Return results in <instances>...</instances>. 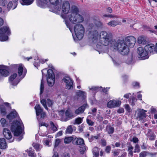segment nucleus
<instances>
[{
	"instance_id": "nucleus-1",
	"label": "nucleus",
	"mask_w": 157,
	"mask_h": 157,
	"mask_svg": "<svg viewBox=\"0 0 157 157\" xmlns=\"http://www.w3.org/2000/svg\"><path fill=\"white\" fill-rule=\"evenodd\" d=\"M136 40H90V45L94 47L95 43L97 42L95 49L99 54L104 51V46L109 45L111 50L114 51H118L121 54L127 55L129 52V47H134Z\"/></svg>"
},
{
	"instance_id": "nucleus-23",
	"label": "nucleus",
	"mask_w": 157,
	"mask_h": 157,
	"mask_svg": "<svg viewBox=\"0 0 157 157\" xmlns=\"http://www.w3.org/2000/svg\"><path fill=\"white\" fill-rule=\"evenodd\" d=\"M6 147V143L5 139L4 138H0V148L5 149Z\"/></svg>"
},
{
	"instance_id": "nucleus-30",
	"label": "nucleus",
	"mask_w": 157,
	"mask_h": 157,
	"mask_svg": "<svg viewBox=\"0 0 157 157\" xmlns=\"http://www.w3.org/2000/svg\"><path fill=\"white\" fill-rule=\"evenodd\" d=\"M48 76L47 78H53L55 77V75L52 69H49L47 70Z\"/></svg>"
},
{
	"instance_id": "nucleus-49",
	"label": "nucleus",
	"mask_w": 157,
	"mask_h": 157,
	"mask_svg": "<svg viewBox=\"0 0 157 157\" xmlns=\"http://www.w3.org/2000/svg\"><path fill=\"white\" fill-rule=\"evenodd\" d=\"M140 151V147L138 144H136L135 147L134 152L136 153V152L139 153Z\"/></svg>"
},
{
	"instance_id": "nucleus-42",
	"label": "nucleus",
	"mask_w": 157,
	"mask_h": 157,
	"mask_svg": "<svg viewBox=\"0 0 157 157\" xmlns=\"http://www.w3.org/2000/svg\"><path fill=\"white\" fill-rule=\"evenodd\" d=\"M121 38L122 39H136L134 36H122Z\"/></svg>"
},
{
	"instance_id": "nucleus-46",
	"label": "nucleus",
	"mask_w": 157,
	"mask_h": 157,
	"mask_svg": "<svg viewBox=\"0 0 157 157\" xmlns=\"http://www.w3.org/2000/svg\"><path fill=\"white\" fill-rule=\"evenodd\" d=\"M51 3L52 5L57 6L59 3V0H49Z\"/></svg>"
},
{
	"instance_id": "nucleus-3",
	"label": "nucleus",
	"mask_w": 157,
	"mask_h": 157,
	"mask_svg": "<svg viewBox=\"0 0 157 157\" xmlns=\"http://www.w3.org/2000/svg\"><path fill=\"white\" fill-rule=\"evenodd\" d=\"M23 126V124L21 120L20 121H15L13 122L11 130L14 132L15 136H18L22 133V127Z\"/></svg>"
},
{
	"instance_id": "nucleus-47",
	"label": "nucleus",
	"mask_w": 157,
	"mask_h": 157,
	"mask_svg": "<svg viewBox=\"0 0 157 157\" xmlns=\"http://www.w3.org/2000/svg\"><path fill=\"white\" fill-rule=\"evenodd\" d=\"M148 154L149 153L146 151H143L140 153L139 157H146Z\"/></svg>"
},
{
	"instance_id": "nucleus-50",
	"label": "nucleus",
	"mask_w": 157,
	"mask_h": 157,
	"mask_svg": "<svg viewBox=\"0 0 157 157\" xmlns=\"http://www.w3.org/2000/svg\"><path fill=\"white\" fill-rule=\"evenodd\" d=\"M95 24L97 27L99 28H102L103 26V23L100 21L96 22Z\"/></svg>"
},
{
	"instance_id": "nucleus-53",
	"label": "nucleus",
	"mask_w": 157,
	"mask_h": 157,
	"mask_svg": "<svg viewBox=\"0 0 157 157\" xmlns=\"http://www.w3.org/2000/svg\"><path fill=\"white\" fill-rule=\"evenodd\" d=\"M132 55L127 60V63L128 64H130L132 62Z\"/></svg>"
},
{
	"instance_id": "nucleus-14",
	"label": "nucleus",
	"mask_w": 157,
	"mask_h": 157,
	"mask_svg": "<svg viewBox=\"0 0 157 157\" xmlns=\"http://www.w3.org/2000/svg\"><path fill=\"white\" fill-rule=\"evenodd\" d=\"M62 11L65 14H67L70 10V5L69 2L66 1L64 2L62 6Z\"/></svg>"
},
{
	"instance_id": "nucleus-13",
	"label": "nucleus",
	"mask_w": 157,
	"mask_h": 157,
	"mask_svg": "<svg viewBox=\"0 0 157 157\" xmlns=\"http://www.w3.org/2000/svg\"><path fill=\"white\" fill-rule=\"evenodd\" d=\"M113 35L110 32L108 33L105 31H102L100 34V38L103 39H109L112 38Z\"/></svg>"
},
{
	"instance_id": "nucleus-4",
	"label": "nucleus",
	"mask_w": 157,
	"mask_h": 157,
	"mask_svg": "<svg viewBox=\"0 0 157 157\" xmlns=\"http://www.w3.org/2000/svg\"><path fill=\"white\" fill-rule=\"evenodd\" d=\"M75 35L78 39H82L84 33V28L83 25L80 23L77 24L74 28Z\"/></svg>"
},
{
	"instance_id": "nucleus-24",
	"label": "nucleus",
	"mask_w": 157,
	"mask_h": 157,
	"mask_svg": "<svg viewBox=\"0 0 157 157\" xmlns=\"http://www.w3.org/2000/svg\"><path fill=\"white\" fill-rule=\"evenodd\" d=\"M106 130L109 134H112L114 132V128L110 124H108L106 127Z\"/></svg>"
},
{
	"instance_id": "nucleus-58",
	"label": "nucleus",
	"mask_w": 157,
	"mask_h": 157,
	"mask_svg": "<svg viewBox=\"0 0 157 157\" xmlns=\"http://www.w3.org/2000/svg\"><path fill=\"white\" fill-rule=\"evenodd\" d=\"M130 141H133L134 143H136L138 142L139 139L137 137H133L132 140H131Z\"/></svg>"
},
{
	"instance_id": "nucleus-59",
	"label": "nucleus",
	"mask_w": 157,
	"mask_h": 157,
	"mask_svg": "<svg viewBox=\"0 0 157 157\" xmlns=\"http://www.w3.org/2000/svg\"><path fill=\"white\" fill-rule=\"evenodd\" d=\"M125 109L128 112H130L131 108L128 104H126L125 105Z\"/></svg>"
},
{
	"instance_id": "nucleus-45",
	"label": "nucleus",
	"mask_w": 157,
	"mask_h": 157,
	"mask_svg": "<svg viewBox=\"0 0 157 157\" xmlns=\"http://www.w3.org/2000/svg\"><path fill=\"white\" fill-rule=\"evenodd\" d=\"M133 149V147L132 145L128 147V154L131 156H132L133 155V152L132 151Z\"/></svg>"
},
{
	"instance_id": "nucleus-2",
	"label": "nucleus",
	"mask_w": 157,
	"mask_h": 157,
	"mask_svg": "<svg viewBox=\"0 0 157 157\" xmlns=\"http://www.w3.org/2000/svg\"><path fill=\"white\" fill-rule=\"evenodd\" d=\"M79 10L78 8L75 6H73L71 8V12L68 15L70 21L73 24L82 22L84 21V18L81 15L78 13Z\"/></svg>"
},
{
	"instance_id": "nucleus-36",
	"label": "nucleus",
	"mask_w": 157,
	"mask_h": 157,
	"mask_svg": "<svg viewBox=\"0 0 157 157\" xmlns=\"http://www.w3.org/2000/svg\"><path fill=\"white\" fill-rule=\"evenodd\" d=\"M137 42L140 45L147 44L148 43L146 40H137Z\"/></svg>"
},
{
	"instance_id": "nucleus-25",
	"label": "nucleus",
	"mask_w": 157,
	"mask_h": 157,
	"mask_svg": "<svg viewBox=\"0 0 157 157\" xmlns=\"http://www.w3.org/2000/svg\"><path fill=\"white\" fill-rule=\"evenodd\" d=\"M47 82L48 86L52 87L54 84L55 82V77L53 78H47Z\"/></svg>"
},
{
	"instance_id": "nucleus-43",
	"label": "nucleus",
	"mask_w": 157,
	"mask_h": 157,
	"mask_svg": "<svg viewBox=\"0 0 157 157\" xmlns=\"http://www.w3.org/2000/svg\"><path fill=\"white\" fill-rule=\"evenodd\" d=\"M84 92L83 91L81 90H78V92H77L76 94L78 96L83 98L84 96Z\"/></svg>"
},
{
	"instance_id": "nucleus-54",
	"label": "nucleus",
	"mask_w": 157,
	"mask_h": 157,
	"mask_svg": "<svg viewBox=\"0 0 157 157\" xmlns=\"http://www.w3.org/2000/svg\"><path fill=\"white\" fill-rule=\"evenodd\" d=\"M36 59V62L37 63H38V62H40L41 63H44L47 60L46 59H45L44 60L43 59H41L40 60H39V59H38V57H37L36 58V59H35L34 60H35Z\"/></svg>"
},
{
	"instance_id": "nucleus-34",
	"label": "nucleus",
	"mask_w": 157,
	"mask_h": 157,
	"mask_svg": "<svg viewBox=\"0 0 157 157\" xmlns=\"http://www.w3.org/2000/svg\"><path fill=\"white\" fill-rule=\"evenodd\" d=\"M74 140L72 136L66 137L64 139V143L65 144H69Z\"/></svg>"
},
{
	"instance_id": "nucleus-29",
	"label": "nucleus",
	"mask_w": 157,
	"mask_h": 157,
	"mask_svg": "<svg viewBox=\"0 0 157 157\" xmlns=\"http://www.w3.org/2000/svg\"><path fill=\"white\" fill-rule=\"evenodd\" d=\"M99 148L97 147H94L93 149V153L95 157H97L99 155Z\"/></svg>"
},
{
	"instance_id": "nucleus-48",
	"label": "nucleus",
	"mask_w": 157,
	"mask_h": 157,
	"mask_svg": "<svg viewBox=\"0 0 157 157\" xmlns=\"http://www.w3.org/2000/svg\"><path fill=\"white\" fill-rule=\"evenodd\" d=\"M86 150V147L85 145H83L81 147H80V149H79V151L80 153L81 154H83Z\"/></svg>"
},
{
	"instance_id": "nucleus-21",
	"label": "nucleus",
	"mask_w": 157,
	"mask_h": 157,
	"mask_svg": "<svg viewBox=\"0 0 157 157\" xmlns=\"http://www.w3.org/2000/svg\"><path fill=\"white\" fill-rule=\"evenodd\" d=\"M47 0H39L37 4L38 6L41 8H45L47 6Z\"/></svg>"
},
{
	"instance_id": "nucleus-35",
	"label": "nucleus",
	"mask_w": 157,
	"mask_h": 157,
	"mask_svg": "<svg viewBox=\"0 0 157 157\" xmlns=\"http://www.w3.org/2000/svg\"><path fill=\"white\" fill-rule=\"evenodd\" d=\"M23 68L22 66V64H20L19 65L18 69V74L19 76H21L23 72Z\"/></svg>"
},
{
	"instance_id": "nucleus-51",
	"label": "nucleus",
	"mask_w": 157,
	"mask_h": 157,
	"mask_svg": "<svg viewBox=\"0 0 157 157\" xmlns=\"http://www.w3.org/2000/svg\"><path fill=\"white\" fill-rule=\"evenodd\" d=\"M46 105L48 107L51 106L53 105V102L50 99H48L46 101Z\"/></svg>"
},
{
	"instance_id": "nucleus-5",
	"label": "nucleus",
	"mask_w": 157,
	"mask_h": 157,
	"mask_svg": "<svg viewBox=\"0 0 157 157\" xmlns=\"http://www.w3.org/2000/svg\"><path fill=\"white\" fill-rule=\"evenodd\" d=\"M89 33L88 36L89 39H98L99 36L98 32L97 30H93L94 26L92 23L90 24L88 26Z\"/></svg>"
},
{
	"instance_id": "nucleus-8",
	"label": "nucleus",
	"mask_w": 157,
	"mask_h": 157,
	"mask_svg": "<svg viewBox=\"0 0 157 157\" xmlns=\"http://www.w3.org/2000/svg\"><path fill=\"white\" fill-rule=\"evenodd\" d=\"M36 111L37 118L38 119V116L40 115V118L41 119H43L46 116V114L45 112H43V109L41 108L40 105L36 104L35 107Z\"/></svg>"
},
{
	"instance_id": "nucleus-61",
	"label": "nucleus",
	"mask_w": 157,
	"mask_h": 157,
	"mask_svg": "<svg viewBox=\"0 0 157 157\" xmlns=\"http://www.w3.org/2000/svg\"><path fill=\"white\" fill-rule=\"evenodd\" d=\"M98 136H92L91 137L89 138V141L90 142H91L94 139H98Z\"/></svg>"
},
{
	"instance_id": "nucleus-55",
	"label": "nucleus",
	"mask_w": 157,
	"mask_h": 157,
	"mask_svg": "<svg viewBox=\"0 0 157 157\" xmlns=\"http://www.w3.org/2000/svg\"><path fill=\"white\" fill-rule=\"evenodd\" d=\"M111 150V147L110 146H107L105 149V151L107 153H109L110 152Z\"/></svg>"
},
{
	"instance_id": "nucleus-32",
	"label": "nucleus",
	"mask_w": 157,
	"mask_h": 157,
	"mask_svg": "<svg viewBox=\"0 0 157 157\" xmlns=\"http://www.w3.org/2000/svg\"><path fill=\"white\" fill-rule=\"evenodd\" d=\"M128 101L130 104L133 106L135 105L137 99L135 97H132L131 98L129 99Z\"/></svg>"
},
{
	"instance_id": "nucleus-10",
	"label": "nucleus",
	"mask_w": 157,
	"mask_h": 157,
	"mask_svg": "<svg viewBox=\"0 0 157 157\" xmlns=\"http://www.w3.org/2000/svg\"><path fill=\"white\" fill-rule=\"evenodd\" d=\"M121 103V102L118 100H113L108 102L107 106L109 108H113L119 106Z\"/></svg>"
},
{
	"instance_id": "nucleus-17",
	"label": "nucleus",
	"mask_w": 157,
	"mask_h": 157,
	"mask_svg": "<svg viewBox=\"0 0 157 157\" xmlns=\"http://www.w3.org/2000/svg\"><path fill=\"white\" fill-rule=\"evenodd\" d=\"M144 49L147 51L148 53H152L155 52V47L154 45L152 44H150L146 45L144 47Z\"/></svg>"
},
{
	"instance_id": "nucleus-57",
	"label": "nucleus",
	"mask_w": 157,
	"mask_h": 157,
	"mask_svg": "<svg viewBox=\"0 0 157 157\" xmlns=\"http://www.w3.org/2000/svg\"><path fill=\"white\" fill-rule=\"evenodd\" d=\"M86 121H87V123L89 125L92 126V125H93V124H94V122H93L92 121L88 119L87 118L86 119Z\"/></svg>"
},
{
	"instance_id": "nucleus-41",
	"label": "nucleus",
	"mask_w": 157,
	"mask_h": 157,
	"mask_svg": "<svg viewBox=\"0 0 157 157\" xmlns=\"http://www.w3.org/2000/svg\"><path fill=\"white\" fill-rule=\"evenodd\" d=\"M118 24V22L115 21H110L108 23V25L113 27H114Z\"/></svg>"
},
{
	"instance_id": "nucleus-27",
	"label": "nucleus",
	"mask_w": 157,
	"mask_h": 157,
	"mask_svg": "<svg viewBox=\"0 0 157 157\" xmlns=\"http://www.w3.org/2000/svg\"><path fill=\"white\" fill-rule=\"evenodd\" d=\"M50 124L51 126V129L53 132H55L57 131L58 129V126L57 125H55L54 123L51 121L50 122Z\"/></svg>"
},
{
	"instance_id": "nucleus-64",
	"label": "nucleus",
	"mask_w": 157,
	"mask_h": 157,
	"mask_svg": "<svg viewBox=\"0 0 157 157\" xmlns=\"http://www.w3.org/2000/svg\"><path fill=\"white\" fill-rule=\"evenodd\" d=\"M62 157H70V155L69 153L65 152L63 154Z\"/></svg>"
},
{
	"instance_id": "nucleus-40",
	"label": "nucleus",
	"mask_w": 157,
	"mask_h": 157,
	"mask_svg": "<svg viewBox=\"0 0 157 157\" xmlns=\"http://www.w3.org/2000/svg\"><path fill=\"white\" fill-rule=\"evenodd\" d=\"M46 100L44 99H42L40 100V102L41 104L44 106L45 109L48 110V109L46 105Z\"/></svg>"
},
{
	"instance_id": "nucleus-11",
	"label": "nucleus",
	"mask_w": 157,
	"mask_h": 157,
	"mask_svg": "<svg viewBox=\"0 0 157 157\" xmlns=\"http://www.w3.org/2000/svg\"><path fill=\"white\" fill-rule=\"evenodd\" d=\"M8 69L7 66L0 65V75L5 77L8 76L9 72L7 70Z\"/></svg>"
},
{
	"instance_id": "nucleus-39",
	"label": "nucleus",
	"mask_w": 157,
	"mask_h": 157,
	"mask_svg": "<svg viewBox=\"0 0 157 157\" xmlns=\"http://www.w3.org/2000/svg\"><path fill=\"white\" fill-rule=\"evenodd\" d=\"M44 81H43V79L41 80L40 84V94L41 95L42 94L44 90Z\"/></svg>"
},
{
	"instance_id": "nucleus-26",
	"label": "nucleus",
	"mask_w": 157,
	"mask_h": 157,
	"mask_svg": "<svg viewBox=\"0 0 157 157\" xmlns=\"http://www.w3.org/2000/svg\"><path fill=\"white\" fill-rule=\"evenodd\" d=\"M34 0H21L20 1L22 5H29L31 4Z\"/></svg>"
},
{
	"instance_id": "nucleus-38",
	"label": "nucleus",
	"mask_w": 157,
	"mask_h": 157,
	"mask_svg": "<svg viewBox=\"0 0 157 157\" xmlns=\"http://www.w3.org/2000/svg\"><path fill=\"white\" fill-rule=\"evenodd\" d=\"M73 131V129L72 126L71 125H70L68 126L67 128L66 131V132L67 133L71 134L72 133Z\"/></svg>"
},
{
	"instance_id": "nucleus-28",
	"label": "nucleus",
	"mask_w": 157,
	"mask_h": 157,
	"mask_svg": "<svg viewBox=\"0 0 157 157\" xmlns=\"http://www.w3.org/2000/svg\"><path fill=\"white\" fill-rule=\"evenodd\" d=\"M65 114L66 117V119L65 120V121L70 119L73 117V114L68 110L66 111Z\"/></svg>"
},
{
	"instance_id": "nucleus-33",
	"label": "nucleus",
	"mask_w": 157,
	"mask_h": 157,
	"mask_svg": "<svg viewBox=\"0 0 157 157\" xmlns=\"http://www.w3.org/2000/svg\"><path fill=\"white\" fill-rule=\"evenodd\" d=\"M83 118V117L81 118L78 117L76 118L75 120V121L73 122V124H80L82 122V119Z\"/></svg>"
},
{
	"instance_id": "nucleus-31",
	"label": "nucleus",
	"mask_w": 157,
	"mask_h": 157,
	"mask_svg": "<svg viewBox=\"0 0 157 157\" xmlns=\"http://www.w3.org/2000/svg\"><path fill=\"white\" fill-rule=\"evenodd\" d=\"M29 151L28 150V153L29 156L31 157H36V155L34 151L32 150V148H30Z\"/></svg>"
},
{
	"instance_id": "nucleus-60",
	"label": "nucleus",
	"mask_w": 157,
	"mask_h": 157,
	"mask_svg": "<svg viewBox=\"0 0 157 157\" xmlns=\"http://www.w3.org/2000/svg\"><path fill=\"white\" fill-rule=\"evenodd\" d=\"M6 4V2L5 0H0V6H5Z\"/></svg>"
},
{
	"instance_id": "nucleus-18",
	"label": "nucleus",
	"mask_w": 157,
	"mask_h": 157,
	"mask_svg": "<svg viewBox=\"0 0 157 157\" xmlns=\"http://www.w3.org/2000/svg\"><path fill=\"white\" fill-rule=\"evenodd\" d=\"M72 143L74 145H85L83 139L80 138L76 137L72 141Z\"/></svg>"
},
{
	"instance_id": "nucleus-16",
	"label": "nucleus",
	"mask_w": 157,
	"mask_h": 157,
	"mask_svg": "<svg viewBox=\"0 0 157 157\" xmlns=\"http://www.w3.org/2000/svg\"><path fill=\"white\" fill-rule=\"evenodd\" d=\"M88 105L87 103H85L82 106L79 107L78 109H77L75 111V113L77 115L82 113L84 112L86 108L88 107Z\"/></svg>"
},
{
	"instance_id": "nucleus-12",
	"label": "nucleus",
	"mask_w": 157,
	"mask_h": 157,
	"mask_svg": "<svg viewBox=\"0 0 157 157\" xmlns=\"http://www.w3.org/2000/svg\"><path fill=\"white\" fill-rule=\"evenodd\" d=\"M146 112V111L142 109H138L137 111V118L138 119L140 120L145 118L146 117V114L145 113V112Z\"/></svg>"
},
{
	"instance_id": "nucleus-6",
	"label": "nucleus",
	"mask_w": 157,
	"mask_h": 157,
	"mask_svg": "<svg viewBox=\"0 0 157 157\" xmlns=\"http://www.w3.org/2000/svg\"><path fill=\"white\" fill-rule=\"evenodd\" d=\"M10 31L9 27L3 26L0 28V39H8V36L10 34Z\"/></svg>"
},
{
	"instance_id": "nucleus-56",
	"label": "nucleus",
	"mask_w": 157,
	"mask_h": 157,
	"mask_svg": "<svg viewBox=\"0 0 157 157\" xmlns=\"http://www.w3.org/2000/svg\"><path fill=\"white\" fill-rule=\"evenodd\" d=\"M85 127L84 124H82L78 126V129L79 131L82 132L83 131V129Z\"/></svg>"
},
{
	"instance_id": "nucleus-7",
	"label": "nucleus",
	"mask_w": 157,
	"mask_h": 157,
	"mask_svg": "<svg viewBox=\"0 0 157 157\" xmlns=\"http://www.w3.org/2000/svg\"><path fill=\"white\" fill-rule=\"evenodd\" d=\"M138 53V57L141 58L142 59H148V53L147 51L141 47H139L137 49Z\"/></svg>"
},
{
	"instance_id": "nucleus-63",
	"label": "nucleus",
	"mask_w": 157,
	"mask_h": 157,
	"mask_svg": "<svg viewBox=\"0 0 157 157\" xmlns=\"http://www.w3.org/2000/svg\"><path fill=\"white\" fill-rule=\"evenodd\" d=\"M101 143L103 146H105L106 145V142L105 140L102 139L101 140Z\"/></svg>"
},
{
	"instance_id": "nucleus-20",
	"label": "nucleus",
	"mask_w": 157,
	"mask_h": 157,
	"mask_svg": "<svg viewBox=\"0 0 157 157\" xmlns=\"http://www.w3.org/2000/svg\"><path fill=\"white\" fill-rule=\"evenodd\" d=\"M147 136L149 139L151 140H153L155 139L156 136L151 129H148Z\"/></svg>"
},
{
	"instance_id": "nucleus-19",
	"label": "nucleus",
	"mask_w": 157,
	"mask_h": 157,
	"mask_svg": "<svg viewBox=\"0 0 157 157\" xmlns=\"http://www.w3.org/2000/svg\"><path fill=\"white\" fill-rule=\"evenodd\" d=\"M17 74L16 73H14L13 75H11L9 77V80L11 82V84L13 86H16L18 82L22 79V78L19 79V80H17L15 82H12L13 80L17 77Z\"/></svg>"
},
{
	"instance_id": "nucleus-44",
	"label": "nucleus",
	"mask_w": 157,
	"mask_h": 157,
	"mask_svg": "<svg viewBox=\"0 0 157 157\" xmlns=\"http://www.w3.org/2000/svg\"><path fill=\"white\" fill-rule=\"evenodd\" d=\"M32 146L35 148L36 151H40V145L39 144L33 143L32 144Z\"/></svg>"
},
{
	"instance_id": "nucleus-37",
	"label": "nucleus",
	"mask_w": 157,
	"mask_h": 157,
	"mask_svg": "<svg viewBox=\"0 0 157 157\" xmlns=\"http://www.w3.org/2000/svg\"><path fill=\"white\" fill-rule=\"evenodd\" d=\"M74 40L75 43H79L81 47H83L86 44L84 40Z\"/></svg>"
},
{
	"instance_id": "nucleus-52",
	"label": "nucleus",
	"mask_w": 157,
	"mask_h": 157,
	"mask_svg": "<svg viewBox=\"0 0 157 157\" xmlns=\"http://www.w3.org/2000/svg\"><path fill=\"white\" fill-rule=\"evenodd\" d=\"M0 122L1 123V124H2V126L3 127H4L6 126V120L3 118H2L0 120Z\"/></svg>"
},
{
	"instance_id": "nucleus-22",
	"label": "nucleus",
	"mask_w": 157,
	"mask_h": 157,
	"mask_svg": "<svg viewBox=\"0 0 157 157\" xmlns=\"http://www.w3.org/2000/svg\"><path fill=\"white\" fill-rule=\"evenodd\" d=\"M18 115L17 113L15 110L12 111L9 115H8L7 117L9 119L11 120L15 118H16Z\"/></svg>"
},
{
	"instance_id": "nucleus-62",
	"label": "nucleus",
	"mask_w": 157,
	"mask_h": 157,
	"mask_svg": "<svg viewBox=\"0 0 157 157\" xmlns=\"http://www.w3.org/2000/svg\"><path fill=\"white\" fill-rule=\"evenodd\" d=\"M98 87L93 86L91 88H90L89 89L90 90H92V91H98Z\"/></svg>"
},
{
	"instance_id": "nucleus-9",
	"label": "nucleus",
	"mask_w": 157,
	"mask_h": 157,
	"mask_svg": "<svg viewBox=\"0 0 157 157\" xmlns=\"http://www.w3.org/2000/svg\"><path fill=\"white\" fill-rule=\"evenodd\" d=\"M62 81L65 83L66 89L68 90L73 89V82L70 77H65L62 79Z\"/></svg>"
},
{
	"instance_id": "nucleus-15",
	"label": "nucleus",
	"mask_w": 157,
	"mask_h": 157,
	"mask_svg": "<svg viewBox=\"0 0 157 157\" xmlns=\"http://www.w3.org/2000/svg\"><path fill=\"white\" fill-rule=\"evenodd\" d=\"M3 134L4 136L7 140H10L12 139V136L11 133L9 129L4 128L3 130Z\"/></svg>"
}]
</instances>
